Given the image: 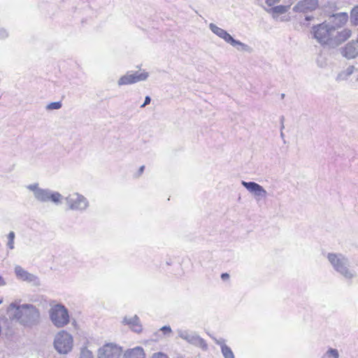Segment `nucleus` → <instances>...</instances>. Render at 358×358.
Here are the masks:
<instances>
[{"mask_svg":"<svg viewBox=\"0 0 358 358\" xmlns=\"http://www.w3.org/2000/svg\"><path fill=\"white\" fill-rule=\"evenodd\" d=\"M282 97L283 98L285 96V94H282Z\"/></svg>","mask_w":358,"mask_h":358,"instance_id":"40","label":"nucleus"},{"mask_svg":"<svg viewBox=\"0 0 358 358\" xmlns=\"http://www.w3.org/2000/svg\"><path fill=\"white\" fill-rule=\"evenodd\" d=\"M62 103L60 101L52 102L47 105V110H57L62 108Z\"/></svg>","mask_w":358,"mask_h":358,"instance_id":"28","label":"nucleus"},{"mask_svg":"<svg viewBox=\"0 0 358 358\" xmlns=\"http://www.w3.org/2000/svg\"><path fill=\"white\" fill-rule=\"evenodd\" d=\"M209 29L214 34L223 39L227 43L232 38V36L227 31L217 27L214 23H210Z\"/></svg>","mask_w":358,"mask_h":358,"instance_id":"19","label":"nucleus"},{"mask_svg":"<svg viewBox=\"0 0 358 358\" xmlns=\"http://www.w3.org/2000/svg\"><path fill=\"white\" fill-rule=\"evenodd\" d=\"M8 31L5 29H0V39H4L8 37Z\"/></svg>","mask_w":358,"mask_h":358,"instance_id":"30","label":"nucleus"},{"mask_svg":"<svg viewBox=\"0 0 358 358\" xmlns=\"http://www.w3.org/2000/svg\"><path fill=\"white\" fill-rule=\"evenodd\" d=\"M229 44H230L231 46L236 48V50L240 52H248V53H250L252 52V48L250 45H248L244 43H242L240 41L236 40L233 37L231 39V41H229Z\"/></svg>","mask_w":358,"mask_h":358,"instance_id":"21","label":"nucleus"},{"mask_svg":"<svg viewBox=\"0 0 358 358\" xmlns=\"http://www.w3.org/2000/svg\"><path fill=\"white\" fill-rule=\"evenodd\" d=\"M2 303V300H0V304Z\"/></svg>","mask_w":358,"mask_h":358,"instance_id":"41","label":"nucleus"},{"mask_svg":"<svg viewBox=\"0 0 358 358\" xmlns=\"http://www.w3.org/2000/svg\"><path fill=\"white\" fill-rule=\"evenodd\" d=\"M49 315L51 322L57 328L63 327L69 322V311L60 303L52 306L49 310Z\"/></svg>","mask_w":358,"mask_h":358,"instance_id":"5","label":"nucleus"},{"mask_svg":"<svg viewBox=\"0 0 358 358\" xmlns=\"http://www.w3.org/2000/svg\"><path fill=\"white\" fill-rule=\"evenodd\" d=\"M318 6L317 0H302L293 8L294 11L307 13L315 10Z\"/></svg>","mask_w":358,"mask_h":358,"instance_id":"13","label":"nucleus"},{"mask_svg":"<svg viewBox=\"0 0 358 358\" xmlns=\"http://www.w3.org/2000/svg\"><path fill=\"white\" fill-rule=\"evenodd\" d=\"M177 333L180 338L186 341L187 343L199 347L204 351L208 350V344L206 341L200 337L196 332L185 329H178Z\"/></svg>","mask_w":358,"mask_h":358,"instance_id":"8","label":"nucleus"},{"mask_svg":"<svg viewBox=\"0 0 358 358\" xmlns=\"http://www.w3.org/2000/svg\"><path fill=\"white\" fill-rule=\"evenodd\" d=\"M321 358H339V352L337 349L329 348Z\"/></svg>","mask_w":358,"mask_h":358,"instance_id":"24","label":"nucleus"},{"mask_svg":"<svg viewBox=\"0 0 358 358\" xmlns=\"http://www.w3.org/2000/svg\"><path fill=\"white\" fill-rule=\"evenodd\" d=\"M229 278V275L227 273H224L221 275V278L224 280Z\"/></svg>","mask_w":358,"mask_h":358,"instance_id":"35","label":"nucleus"},{"mask_svg":"<svg viewBox=\"0 0 358 358\" xmlns=\"http://www.w3.org/2000/svg\"><path fill=\"white\" fill-rule=\"evenodd\" d=\"M80 358H94L92 352L86 347L81 348Z\"/></svg>","mask_w":358,"mask_h":358,"instance_id":"27","label":"nucleus"},{"mask_svg":"<svg viewBox=\"0 0 358 358\" xmlns=\"http://www.w3.org/2000/svg\"><path fill=\"white\" fill-rule=\"evenodd\" d=\"M342 55L348 59L358 56V39L348 43L342 50Z\"/></svg>","mask_w":358,"mask_h":358,"instance_id":"15","label":"nucleus"},{"mask_svg":"<svg viewBox=\"0 0 358 358\" xmlns=\"http://www.w3.org/2000/svg\"><path fill=\"white\" fill-rule=\"evenodd\" d=\"M161 330L166 334L171 331V329L169 326H164L161 328Z\"/></svg>","mask_w":358,"mask_h":358,"instance_id":"33","label":"nucleus"},{"mask_svg":"<svg viewBox=\"0 0 358 358\" xmlns=\"http://www.w3.org/2000/svg\"><path fill=\"white\" fill-rule=\"evenodd\" d=\"M280 1V0H265V2L268 6H272L278 3Z\"/></svg>","mask_w":358,"mask_h":358,"instance_id":"31","label":"nucleus"},{"mask_svg":"<svg viewBox=\"0 0 358 358\" xmlns=\"http://www.w3.org/2000/svg\"><path fill=\"white\" fill-rule=\"evenodd\" d=\"M326 257L333 269L347 280L357 278V273L352 267L350 259L341 252H328Z\"/></svg>","mask_w":358,"mask_h":358,"instance_id":"2","label":"nucleus"},{"mask_svg":"<svg viewBox=\"0 0 358 358\" xmlns=\"http://www.w3.org/2000/svg\"><path fill=\"white\" fill-rule=\"evenodd\" d=\"M15 238V234L13 231H10L8 233V234L7 235L8 242H7L6 245L10 250H13L15 248V245H14Z\"/></svg>","mask_w":358,"mask_h":358,"instance_id":"26","label":"nucleus"},{"mask_svg":"<svg viewBox=\"0 0 358 358\" xmlns=\"http://www.w3.org/2000/svg\"><path fill=\"white\" fill-rule=\"evenodd\" d=\"M144 169H145V166H141L139 169V173L141 174L143 171H144Z\"/></svg>","mask_w":358,"mask_h":358,"instance_id":"38","label":"nucleus"},{"mask_svg":"<svg viewBox=\"0 0 358 358\" xmlns=\"http://www.w3.org/2000/svg\"><path fill=\"white\" fill-rule=\"evenodd\" d=\"M15 273L19 280L32 283L35 286L40 285V280L38 278L36 275L29 273L20 266H16L15 267Z\"/></svg>","mask_w":358,"mask_h":358,"instance_id":"12","label":"nucleus"},{"mask_svg":"<svg viewBox=\"0 0 358 358\" xmlns=\"http://www.w3.org/2000/svg\"><path fill=\"white\" fill-rule=\"evenodd\" d=\"M122 353V347L114 343H108L98 350V358H120Z\"/></svg>","mask_w":358,"mask_h":358,"instance_id":"9","label":"nucleus"},{"mask_svg":"<svg viewBox=\"0 0 358 358\" xmlns=\"http://www.w3.org/2000/svg\"><path fill=\"white\" fill-rule=\"evenodd\" d=\"M6 285V282L3 279L1 276H0V286H3Z\"/></svg>","mask_w":358,"mask_h":358,"instance_id":"36","label":"nucleus"},{"mask_svg":"<svg viewBox=\"0 0 358 358\" xmlns=\"http://www.w3.org/2000/svg\"><path fill=\"white\" fill-rule=\"evenodd\" d=\"M241 185L254 195L256 201L266 199L267 196V192L262 185L255 182H246L242 180Z\"/></svg>","mask_w":358,"mask_h":358,"instance_id":"11","label":"nucleus"},{"mask_svg":"<svg viewBox=\"0 0 358 358\" xmlns=\"http://www.w3.org/2000/svg\"><path fill=\"white\" fill-rule=\"evenodd\" d=\"M338 29H335L334 34L333 35L332 47H336L348 40L352 35V31L350 29H343L341 31H338Z\"/></svg>","mask_w":358,"mask_h":358,"instance_id":"14","label":"nucleus"},{"mask_svg":"<svg viewBox=\"0 0 358 358\" xmlns=\"http://www.w3.org/2000/svg\"><path fill=\"white\" fill-rule=\"evenodd\" d=\"M73 343L72 336L66 331L62 330L56 334L54 340V346L59 354L66 355L72 350Z\"/></svg>","mask_w":358,"mask_h":358,"instance_id":"6","label":"nucleus"},{"mask_svg":"<svg viewBox=\"0 0 358 358\" xmlns=\"http://www.w3.org/2000/svg\"><path fill=\"white\" fill-rule=\"evenodd\" d=\"M355 67L354 66H349L346 69L339 72L336 76V80L337 82L347 80L348 78L354 73Z\"/></svg>","mask_w":358,"mask_h":358,"instance_id":"22","label":"nucleus"},{"mask_svg":"<svg viewBox=\"0 0 358 358\" xmlns=\"http://www.w3.org/2000/svg\"><path fill=\"white\" fill-rule=\"evenodd\" d=\"M149 76L148 72H127L124 76L120 77L118 80L117 84L119 86L131 85L140 81L145 80Z\"/></svg>","mask_w":358,"mask_h":358,"instance_id":"10","label":"nucleus"},{"mask_svg":"<svg viewBox=\"0 0 358 358\" xmlns=\"http://www.w3.org/2000/svg\"><path fill=\"white\" fill-rule=\"evenodd\" d=\"M151 101V98L149 96H146L145 98L144 103L141 106V108H144L145 106L148 105Z\"/></svg>","mask_w":358,"mask_h":358,"instance_id":"32","label":"nucleus"},{"mask_svg":"<svg viewBox=\"0 0 358 358\" xmlns=\"http://www.w3.org/2000/svg\"><path fill=\"white\" fill-rule=\"evenodd\" d=\"M214 342L220 347L221 352L224 358H235L232 350L226 344L225 339L222 338H214Z\"/></svg>","mask_w":358,"mask_h":358,"instance_id":"18","label":"nucleus"},{"mask_svg":"<svg viewBox=\"0 0 358 358\" xmlns=\"http://www.w3.org/2000/svg\"><path fill=\"white\" fill-rule=\"evenodd\" d=\"M312 19H313V16H311V15H307V16H306V20L307 21H310V20H311Z\"/></svg>","mask_w":358,"mask_h":358,"instance_id":"37","label":"nucleus"},{"mask_svg":"<svg viewBox=\"0 0 358 358\" xmlns=\"http://www.w3.org/2000/svg\"><path fill=\"white\" fill-rule=\"evenodd\" d=\"M284 120H285V117L284 116H282L280 117V131H282V130L284 129L285 128V125H284Z\"/></svg>","mask_w":358,"mask_h":358,"instance_id":"34","label":"nucleus"},{"mask_svg":"<svg viewBox=\"0 0 358 358\" xmlns=\"http://www.w3.org/2000/svg\"><path fill=\"white\" fill-rule=\"evenodd\" d=\"M335 32V27L327 21L313 27L314 38L322 45L332 46L333 35Z\"/></svg>","mask_w":358,"mask_h":358,"instance_id":"4","label":"nucleus"},{"mask_svg":"<svg viewBox=\"0 0 358 358\" xmlns=\"http://www.w3.org/2000/svg\"><path fill=\"white\" fill-rule=\"evenodd\" d=\"M289 7V6H282V5L276 6L271 8L268 11L273 12L274 13H278V14H283L287 11V9Z\"/></svg>","mask_w":358,"mask_h":358,"instance_id":"25","label":"nucleus"},{"mask_svg":"<svg viewBox=\"0 0 358 358\" xmlns=\"http://www.w3.org/2000/svg\"><path fill=\"white\" fill-rule=\"evenodd\" d=\"M10 318L15 320L25 329H32L41 322V312L36 306L31 303L19 304L11 303L7 309Z\"/></svg>","mask_w":358,"mask_h":358,"instance_id":"1","label":"nucleus"},{"mask_svg":"<svg viewBox=\"0 0 358 358\" xmlns=\"http://www.w3.org/2000/svg\"><path fill=\"white\" fill-rule=\"evenodd\" d=\"M122 358H145L144 350L141 347L127 349L123 354Z\"/></svg>","mask_w":358,"mask_h":358,"instance_id":"20","label":"nucleus"},{"mask_svg":"<svg viewBox=\"0 0 358 358\" xmlns=\"http://www.w3.org/2000/svg\"><path fill=\"white\" fill-rule=\"evenodd\" d=\"M348 20V15L347 13H338L333 15L327 22L331 25H334L335 29L341 28Z\"/></svg>","mask_w":358,"mask_h":358,"instance_id":"16","label":"nucleus"},{"mask_svg":"<svg viewBox=\"0 0 358 358\" xmlns=\"http://www.w3.org/2000/svg\"><path fill=\"white\" fill-rule=\"evenodd\" d=\"M151 358H169V357L163 352H156L152 355Z\"/></svg>","mask_w":358,"mask_h":358,"instance_id":"29","label":"nucleus"},{"mask_svg":"<svg viewBox=\"0 0 358 358\" xmlns=\"http://www.w3.org/2000/svg\"><path fill=\"white\" fill-rule=\"evenodd\" d=\"M350 22L352 25H358V6H355L350 12Z\"/></svg>","mask_w":358,"mask_h":358,"instance_id":"23","label":"nucleus"},{"mask_svg":"<svg viewBox=\"0 0 358 358\" xmlns=\"http://www.w3.org/2000/svg\"><path fill=\"white\" fill-rule=\"evenodd\" d=\"M357 80H358V77H357Z\"/></svg>","mask_w":358,"mask_h":358,"instance_id":"42","label":"nucleus"},{"mask_svg":"<svg viewBox=\"0 0 358 358\" xmlns=\"http://www.w3.org/2000/svg\"><path fill=\"white\" fill-rule=\"evenodd\" d=\"M66 203L71 210L84 212L90 206L87 199L83 194L73 192L65 197Z\"/></svg>","mask_w":358,"mask_h":358,"instance_id":"7","label":"nucleus"},{"mask_svg":"<svg viewBox=\"0 0 358 358\" xmlns=\"http://www.w3.org/2000/svg\"><path fill=\"white\" fill-rule=\"evenodd\" d=\"M122 323L128 325L134 332L140 333L142 331V325L139 317L136 315L131 317H124Z\"/></svg>","mask_w":358,"mask_h":358,"instance_id":"17","label":"nucleus"},{"mask_svg":"<svg viewBox=\"0 0 358 358\" xmlns=\"http://www.w3.org/2000/svg\"><path fill=\"white\" fill-rule=\"evenodd\" d=\"M280 137L285 141V135H284L283 131H280Z\"/></svg>","mask_w":358,"mask_h":358,"instance_id":"39","label":"nucleus"},{"mask_svg":"<svg viewBox=\"0 0 358 358\" xmlns=\"http://www.w3.org/2000/svg\"><path fill=\"white\" fill-rule=\"evenodd\" d=\"M27 188L33 192L34 198L40 202L52 201L58 205L61 203L63 199V196L59 192L40 188L38 183L30 184L27 186Z\"/></svg>","mask_w":358,"mask_h":358,"instance_id":"3","label":"nucleus"}]
</instances>
